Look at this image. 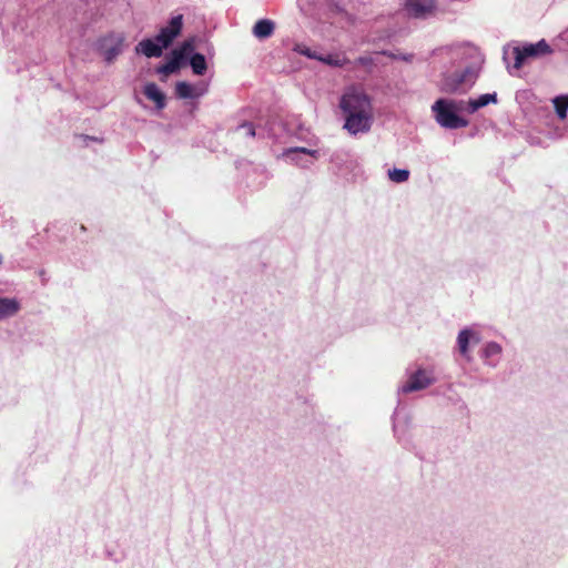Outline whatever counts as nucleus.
Segmentation results:
<instances>
[{
    "mask_svg": "<svg viewBox=\"0 0 568 568\" xmlns=\"http://www.w3.org/2000/svg\"><path fill=\"white\" fill-rule=\"evenodd\" d=\"M338 108L344 116L343 128L352 135L366 133L374 121V109L371 97L359 85L344 89Z\"/></svg>",
    "mask_w": 568,
    "mask_h": 568,
    "instance_id": "obj_1",
    "label": "nucleus"
},
{
    "mask_svg": "<svg viewBox=\"0 0 568 568\" xmlns=\"http://www.w3.org/2000/svg\"><path fill=\"white\" fill-rule=\"evenodd\" d=\"M183 16L173 17L169 23L162 27L155 38L143 39L135 45V53L146 58H160L163 51L171 45L181 33Z\"/></svg>",
    "mask_w": 568,
    "mask_h": 568,
    "instance_id": "obj_2",
    "label": "nucleus"
},
{
    "mask_svg": "<svg viewBox=\"0 0 568 568\" xmlns=\"http://www.w3.org/2000/svg\"><path fill=\"white\" fill-rule=\"evenodd\" d=\"M463 101L438 99L432 105L435 121L445 129L466 128L468 121L459 115L463 110Z\"/></svg>",
    "mask_w": 568,
    "mask_h": 568,
    "instance_id": "obj_3",
    "label": "nucleus"
},
{
    "mask_svg": "<svg viewBox=\"0 0 568 568\" xmlns=\"http://www.w3.org/2000/svg\"><path fill=\"white\" fill-rule=\"evenodd\" d=\"M126 48V37L122 32H110L101 37L97 42L98 53L103 61L112 64Z\"/></svg>",
    "mask_w": 568,
    "mask_h": 568,
    "instance_id": "obj_4",
    "label": "nucleus"
},
{
    "mask_svg": "<svg viewBox=\"0 0 568 568\" xmlns=\"http://www.w3.org/2000/svg\"><path fill=\"white\" fill-rule=\"evenodd\" d=\"M478 70L469 67L462 72H454L444 75L440 82V90L445 93H465L475 83Z\"/></svg>",
    "mask_w": 568,
    "mask_h": 568,
    "instance_id": "obj_5",
    "label": "nucleus"
},
{
    "mask_svg": "<svg viewBox=\"0 0 568 568\" xmlns=\"http://www.w3.org/2000/svg\"><path fill=\"white\" fill-rule=\"evenodd\" d=\"M193 51L194 41L192 39L185 40L181 45L172 50L168 61L156 69L158 73L163 75L175 73Z\"/></svg>",
    "mask_w": 568,
    "mask_h": 568,
    "instance_id": "obj_6",
    "label": "nucleus"
},
{
    "mask_svg": "<svg viewBox=\"0 0 568 568\" xmlns=\"http://www.w3.org/2000/svg\"><path fill=\"white\" fill-rule=\"evenodd\" d=\"M550 51V47L545 40H540L534 44L524 45L523 48L516 47L513 50L515 58L514 68L520 69L528 59L548 54Z\"/></svg>",
    "mask_w": 568,
    "mask_h": 568,
    "instance_id": "obj_7",
    "label": "nucleus"
},
{
    "mask_svg": "<svg viewBox=\"0 0 568 568\" xmlns=\"http://www.w3.org/2000/svg\"><path fill=\"white\" fill-rule=\"evenodd\" d=\"M403 9L409 18L427 19L436 13L435 0H404Z\"/></svg>",
    "mask_w": 568,
    "mask_h": 568,
    "instance_id": "obj_8",
    "label": "nucleus"
},
{
    "mask_svg": "<svg viewBox=\"0 0 568 568\" xmlns=\"http://www.w3.org/2000/svg\"><path fill=\"white\" fill-rule=\"evenodd\" d=\"M434 382L435 377L433 376L432 372L426 369H418L409 376L408 381L404 385H402L399 392L407 394L422 390L432 385Z\"/></svg>",
    "mask_w": 568,
    "mask_h": 568,
    "instance_id": "obj_9",
    "label": "nucleus"
},
{
    "mask_svg": "<svg viewBox=\"0 0 568 568\" xmlns=\"http://www.w3.org/2000/svg\"><path fill=\"white\" fill-rule=\"evenodd\" d=\"M209 89V84L200 82L197 84H191L185 81H180L175 84V93L180 99H197L203 97Z\"/></svg>",
    "mask_w": 568,
    "mask_h": 568,
    "instance_id": "obj_10",
    "label": "nucleus"
},
{
    "mask_svg": "<svg viewBox=\"0 0 568 568\" xmlns=\"http://www.w3.org/2000/svg\"><path fill=\"white\" fill-rule=\"evenodd\" d=\"M144 95L154 102L158 110H163L166 105V98L162 90L153 82H149L143 88Z\"/></svg>",
    "mask_w": 568,
    "mask_h": 568,
    "instance_id": "obj_11",
    "label": "nucleus"
},
{
    "mask_svg": "<svg viewBox=\"0 0 568 568\" xmlns=\"http://www.w3.org/2000/svg\"><path fill=\"white\" fill-rule=\"evenodd\" d=\"M275 30V23L268 19L258 20L253 27V34L257 39H267L270 38Z\"/></svg>",
    "mask_w": 568,
    "mask_h": 568,
    "instance_id": "obj_12",
    "label": "nucleus"
},
{
    "mask_svg": "<svg viewBox=\"0 0 568 568\" xmlns=\"http://www.w3.org/2000/svg\"><path fill=\"white\" fill-rule=\"evenodd\" d=\"M192 72L195 75H203L207 71V63L205 57L201 53H194V51L187 57Z\"/></svg>",
    "mask_w": 568,
    "mask_h": 568,
    "instance_id": "obj_13",
    "label": "nucleus"
},
{
    "mask_svg": "<svg viewBox=\"0 0 568 568\" xmlns=\"http://www.w3.org/2000/svg\"><path fill=\"white\" fill-rule=\"evenodd\" d=\"M496 102H497L496 93L483 94L478 99L468 101L469 112L473 113V112L477 111L478 109L486 106L489 103H496Z\"/></svg>",
    "mask_w": 568,
    "mask_h": 568,
    "instance_id": "obj_14",
    "label": "nucleus"
},
{
    "mask_svg": "<svg viewBox=\"0 0 568 568\" xmlns=\"http://www.w3.org/2000/svg\"><path fill=\"white\" fill-rule=\"evenodd\" d=\"M19 311V303L14 298H0V318L12 316Z\"/></svg>",
    "mask_w": 568,
    "mask_h": 568,
    "instance_id": "obj_15",
    "label": "nucleus"
},
{
    "mask_svg": "<svg viewBox=\"0 0 568 568\" xmlns=\"http://www.w3.org/2000/svg\"><path fill=\"white\" fill-rule=\"evenodd\" d=\"M471 337H474V333L470 329H463L458 334V337H457L458 348H459V352L465 356H467V354H468V344H469V341Z\"/></svg>",
    "mask_w": 568,
    "mask_h": 568,
    "instance_id": "obj_16",
    "label": "nucleus"
},
{
    "mask_svg": "<svg viewBox=\"0 0 568 568\" xmlns=\"http://www.w3.org/2000/svg\"><path fill=\"white\" fill-rule=\"evenodd\" d=\"M554 105L557 115L564 120L567 116L568 97H557L554 99Z\"/></svg>",
    "mask_w": 568,
    "mask_h": 568,
    "instance_id": "obj_17",
    "label": "nucleus"
},
{
    "mask_svg": "<svg viewBox=\"0 0 568 568\" xmlns=\"http://www.w3.org/2000/svg\"><path fill=\"white\" fill-rule=\"evenodd\" d=\"M388 178L395 183H403L408 180L409 171L404 169H393L388 171Z\"/></svg>",
    "mask_w": 568,
    "mask_h": 568,
    "instance_id": "obj_18",
    "label": "nucleus"
},
{
    "mask_svg": "<svg viewBox=\"0 0 568 568\" xmlns=\"http://www.w3.org/2000/svg\"><path fill=\"white\" fill-rule=\"evenodd\" d=\"M501 353V346L495 342H490L485 346L484 355L486 358L499 356Z\"/></svg>",
    "mask_w": 568,
    "mask_h": 568,
    "instance_id": "obj_19",
    "label": "nucleus"
},
{
    "mask_svg": "<svg viewBox=\"0 0 568 568\" xmlns=\"http://www.w3.org/2000/svg\"><path fill=\"white\" fill-rule=\"evenodd\" d=\"M318 60L323 61L329 65H333V67H342L345 62V59L341 58L339 55H327V57L318 55Z\"/></svg>",
    "mask_w": 568,
    "mask_h": 568,
    "instance_id": "obj_20",
    "label": "nucleus"
},
{
    "mask_svg": "<svg viewBox=\"0 0 568 568\" xmlns=\"http://www.w3.org/2000/svg\"><path fill=\"white\" fill-rule=\"evenodd\" d=\"M294 50L305 57L318 60V55L304 44H296Z\"/></svg>",
    "mask_w": 568,
    "mask_h": 568,
    "instance_id": "obj_21",
    "label": "nucleus"
},
{
    "mask_svg": "<svg viewBox=\"0 0 568 568\" xmlns=\"http://www.w3.org/2000/svg\"><path fill=\"white\" fill-rule=\"evenodd\" d=\"M241 130H243L244 134H246L248 136H254L255 135V129H254V126L251 123L243 124L241 126Z\"/></svg>",
    "mask_w": 568,
    "mask_h": 568,
    "instance_id": "obj_22",
    "label": "nucleus"
},
{
    "mask_svg": "<svg viewBox=\"0 0 568 568\" xmlns=\"http://www.w3.org/2000/svg\"><path fill=\"white\" fill-rule=\"evenodd\" d=\"M561 38H562L565 41H568V29H567L565 32H562Z\"/></svg>",
    "mask_w": 568,
    "mask_h": 568,
    "instance_id": "obj_23",
    "label": "nucleus"
},
{
    "mask_svg": "<svg viewBox=\"0 0 568 568\" xmlns=\"http://www.w3.org/2000/svg\"><path fill=\"white\" fill-rule=\"evenodd\" d=\"M300 151H301V152H303V153H306V152H307L305 149H301Z\"/></svg>",
    "mask_w": 568,
    "mask_h": 568,
    "instance_id": "obj_24",
    "label": "nucleus"
}]
</instances>
